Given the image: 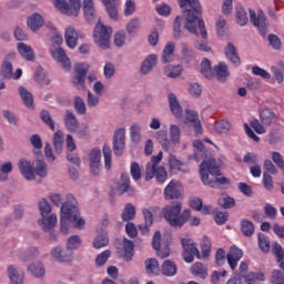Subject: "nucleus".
I'll return each instance as SVG.
<instances>
[{"mask_svg": "<svg viewBox=\"0 0 284 284\" xmlns=\"http://www.w3.org/2000/svg\"><path fill=\"white\" fill-rule=\"evenodd\" d=\"M37 176L41 179H45L48 176V165L43 160H41V155L38 153V162H37Z\"/></svg>", "mask_w": 284, "mask_h": 284, "instance_id": "5fc2aeb1", "label": "nucleus"}, {"mask_svg": "<svg viewBox=\"0 0 284 284\" xmlns=\"http://www.w3.org/2000/svg\"><path fill=\"white\" fill-rule=\"evenodd\" d=\"M130 172L133 181H139L142 176L141 166L136 162L131 163Z\"/></svg>", "mask_w": 284, "mask_h": 284, "instance_id": "774afa93", "label": "nucleus"}, {"mask_svg": "<svg viewBox=\"0 0 284 284\" xmlns=\"http://www.w3.org/2000/svg\"><path fill=\"white\" fill-rule=\"evenodd\" d=\"M90 169L94 176L101 173V149H93L90 152Z\"/></svg>", "mask_w": 284, "mask_h": 284, "instance_id": "dca6fc26", "label": "nucleus"}, {"mask_svg": "<svg viewBox=\"0 0 284 284\" xmlns=\"http://www.w3.org/2000/svg\"><path fill=\"white\" fill-rule=\"evenodd\" d=\"M180 8L184 10V16L186 17L185 29L191 32V34L199 36L197 30L202 39H207V30H205V22L199 19L201 14V2L199 0H178ZM190 6L191 9H186Z\"/></svg>", "mask_w": 284, "mask_h": 284, "instance_id": "f257e3e1", "label": "nucleus"}, {"mask_svg": "<svg viewBox=\"0 0 284 284\" xmlns=\"http://www.w3.org/2000/svg\"><path fill=\"white\" fill-rule=\"evenodd\" d=\"M64 123L69 132H77V130H79V121H77V116H74L72 111H67Z\"/></svg>", "mask_w": 284, "mask_h": 284, "instance_id": "2f4dec72", "label": "nucleus"}, {"mask_svg": "<svg viewBox=\"0 0 284 284\" xmlns=\"http://www.w3.org/2000/svg\"><path fill=\"white\" fill-rule=\"evenodd\" d=\"M53 6L59 12L65 14L67 17H79L81 11V0H52Z\"/></svg>", "mask_w": 284, "mask_h": 284, "instance_id": "0eeeda50", "label": "nucleus"}, {"mask_svg": "<svg viewBox=\"0 0 284 284\" xmlns=\"http://www.w3.org/2000/svg\"><path fill=\"white\" fill-rule=\"evenodd\" d=\"M64 40L70 50H74V48H77L79 43V32H77L74 27L70 26L65 29Z\"/></svg>", "mask_w": 284, "mask_h": 284, "instance_id": "a211bd4d", "label": "nucleus"}, {"mask_svg": "<svg viewBox=\"0 0 284 284\" xmlns=\"http://www.w3.org/2000/svg\"><path fill=\"white\" fill-rule=\"evenodd\" d=\"M267 41L273 50H282L283 42L281 41V38H278V36L271 33L267 36Z\"/></svg>", "mask_w": 284, "mask_h": 284, "instance_id": "680f3d73", "label": "nucleus"}, {"mask_svg": "<svg viewBox=\"0 0 284 284\" xmlns=\"http://www.w3.org/2000/svg\"><path fill=\"white\" fill-rule=\"evenodd\" d=\"M51 256L55 261H59V263H70V261H72V253L63 252L60 246H57L51 251Z\"/></svg>", "mask_w": 284, "mask_h": 284, "instance_id": "cd10ccee", "label": "nucleus"}, {"mask_svg": "<svg viewBox=\"0 0 284 284\" xmlns=\"http://www.w3.org/2000/svg\"><path fill=\"white\" fill-rule=\"evenodd\" d=\"M181 243L184 250L182 256L185 263H192L194 261V256L201 258V253H199V248L192 239H182Z\"/></svg>", "mask_w": 284, "mask_h": 284, "instance_id": "9b49d317", "label": "nucleus"}, {"mask_svg": "<svg viewBox=\"0 0 284 284\" xmlns=\"http://www.w3.org/2000/svg\"><path fill=\"white\" fill-rule=\"evenodd\" d=\"M44 232H50L57 226V214L44 215L38 221Z\"/></svg>", "mask_w": 284, "mask_h": 284, "instance_id": "a878e982", "label": "nucleus"}, {"mask_svg": "<svg viewBox=\"0 0 284 284\" xmlns=\"http://www.w3.org/2000/svg\"><path fill=\"white\" fill-rule=\"evenodd\" d=\"M110 243V239H108V233L102 232V234L98 235L93 241V247L95 250H101V247H105Z\"/></svg>", "mask_w": 284, "mask_h": 284, "instance_id": "8fccbe9b", "label": "nucleus"}, {"mask_svg": "<svg viewBox=\"0 0 284 284\" xmlns=\"http://www.w3.org/2000/svg\"><path fill=\"white\" fill-rule=\"evenodd\" d=\"M174 50H175V47L173 42H168L162 52V59H161L162 63H172L174 59Z\"/></svg>", "mask_w": 284, "mask_h": 284, "instance_id": "72a5a7b5", "label": "nucleus"}, {"mask_svg": "<svg viewBox=\"0 0 284 284\" xmlns=\"http://www.w3.org/2000/svg\"><path fill=\"white\" fill-rule=\"evenodd\" d=\"M273 254L275 256L276 263L284 261V250L278 242H275L273 245Z\"/></svg>", "mask_w": 284, "mask_h": 284, "instance_id": "338daca9", "label": "nucleus"}, {"mask_svg": "<svg viewBox=\"0 0 284 284\" xmlns=\"http://www.w3.org/2000/svg\"><path fill=\"white\" fill-rule=\"evenodd\" d=\"M111 254L112 253L110 252V250H105L102 253L98 254V256L95 257L97 267H103V265L108 263V258H110Z\"/></svg>", "mask_w": 284, "mask_h": 284, "instance_id": "0e129e2a", "label": "nucleus"}, {"mask_svg": "<svg viewBox=\"0 0 284 284\" xmlns=\"http://www.w3.org/2000/svg\"><path fill=\"white\" fill-rule=\"evenodd\" d=\"M164 72L166 74V77H169L170 79H176L178 77H181L182 72H183V68L181 65H168L164 69Z\"/></svg>", "mask_w": 284, "mask_h": 284, "instance_id": "603ef678", "label": "nucleus"}, {"mask_svg": "<svg viewBox=\"0 0 284 284\" xmlns=\"http://www.w3.org/2000/svg\"><path fill=\"white\" fill-rule=\"evenodd\" d=\"M51 54L53 59H57L60 63H62V68L65 70V72H70V70H72V63L70 62L68 54H65V50L62 48H55L51 51Z\"/></svg>", "mask_w": 284, "mask_h": 284, "instance_id": "f3484780", "label": "nucleus"}, {"mask_svg": "<svg viewBox=\"0 0 284 284\" xmlns=\"http://www.w3.org/2000/svg\"><path fill=\"white\" fill-rule=\"evenodd\" d=\"M123 150H125V128H120L113 134V152L115 156H121Z\"/></svg>", "mask_w": 284, "mask_h": 284, "instance_id": "ddd939ff", "label": "nucleus"}, {"mask_svg": "<svg viewBox=\"0 0 284 284\" xmlns=\"http://www.w3.org/2000/svg\"><path fill=\"white\" fill-rule=\"evenodd\" d=\"M185 114L189 123H193L195 134H203V126L201 125V121H199V112L186 109Z\"/></svg>", "mask_w": 284, "mask_h": 284, "instance_id": "412c9836", "label": "nucleus"}, {"mask_svg": "<svg viewBox=\"0 0 284 284\" xmlns=\"http://www.w3.org/2000/svg\"><path fill=\"white\" fill-rule=\"evenodd\" d=\"M121 183L118 184V192L121 194H129V196H134V189L130 185V175L128 173L121 174Z\"/></svg>", "mask_w": 284, "mask_h": 284, "instance_id": "5701e85b", "label": "nucleus"}, {"mask_svg": "<svg viewBox=\"0 0 284 284\" xmlns=\"http://www.w3.org/2000/svg\"><path fill=\"white\" fill-rule=\"evenodd\" d=\"M169 168L170 174H179V172H185V170H183V162L176 159V155L174 154L169 155Z\"/></svg>", "mask_w": 284, "mask_h": 284, "instance_id": "7c9ffc66", "label": "nucleus"}, {"mask_svg": "<svg viewBox=\"0 0 284 284\" xmlns=\"http://www.w3.org/2000/svg\"><path fill=\"white\" fill-rule=\"evenodd\" d=\"M53 145L57 154H61V152H63V133L61 131H57L54 133Z\"/></svg>", "mask_w": 284, "mask_h": 284, "instance_id": "3c124183", "label": "nucleus"}, {"mask_svg": "<svg viewBox=\"0 0 284 284\" xmlns=\"http://www.w3.org/2000/svg\"><path fill=\"white\" fill-rule=\"evenodd\" d=\"M258 247L264 254H270V237L265 234H258Z\"/></svg>", "mask_w": 284, "mask_h": 284, "instance_id": "4d7b16f0", "label": "nucleus"}, {"mask_svg": "<svg viewBox=\"0 0 284 284\" xmlns=\"http://www.w3.org/2000/svg\"><path fill=\"white\" fill-rule=\"evenodd\" d=\"M102 3H104L106 8V12L110 17V19H113V21H116L119 19V10L116 9V0H102Z\"/></svg>", "mask_w": 284, "mask_h": 284, "instance_id": "473e14b6", "label": "nucleus"}, {"mask_svg": "<svg viewBox=\"0 0 284 284\" xmlns=\"http://www.w3.org/2000/svg\"><path fill=\"white\" fill-rule=\"evenodd\" d=\"M224 54L226 59H230L233 65H241V57H239V52H236V47H234L232 42L227 43L226 48L224 49Z\"/></svg>", "mask_w": 284, "mask_h": 284, "instance_id": "bb28decb", "label": "nucleus"}, {"mask_svg": "<svg viewBox=\"0 0 284 284\" xmlns=\"http://www.w3.org/2000/svg\"><path fill=\"white\" fill-rule=\"evenodd\" d=\"M136 216V209L131 203H128L121 215L122 221H132Z\"/></svg>", "mask_w": 284, "mask_h": 284, "instance_id": "de8ad7c7", "label": "nucleus"}, {"mask_svg": "<svg viewBox=\"0 0 284 284\" xmlns=\"http://www.w3.org/2000/svg\"><path fill=\"white\" fill-rule=\"evenodd\" d=\"M17 49L19 54L26 59V61H34V50H32V47L23 43V42H19L17 44Z\"/></svg>", "mask_w": 284, "mask_h": 284, "instance_id": "c85d7f7f", "label": "nucleus"}, {"mask_svg": "<svg viewBox=\"0 0 284 284\" xmlns=\"http://www.w3.org/2000/svg\"><path fill=\"white\" fill-rule=\"evenodd\" d=\"M250 20L251 23L257 28L262 37L267 34V28L270 24L267 23V17L263 10H258L257 13L254 10H250Z\"/></svg>", "mask_w": 284, "mask_h": 284, "instance_id": "9d476101", "label": "nucleus"}, {"mask_svg": "<svg viewBox=\"0 0 284 284\" xmlns=\"http://www.w3.org/2000/svg\"><path fill=\"white\" fill-rule=\"evenodd\" d=\"M18 168L20 170V174H22L27 181H34V179H37V175L34 174L36 169L32 166V162H30V160L21 158L18 161Z\"/></svg>", "mask_w": 284, "mask_h": 284, "instance_id": "4468645a", "label": "nucleus"}, {"mask_svg": "<svg viewBox=\"0 0 284 284\" xmlns=\"http://www.w3.org/2000/svg\"><path fill=\"white\" fill-rule=\"evenodd\" d=\"M181 210V203L166 205L162 210L164 220L175 230H181V227L190 221V216H192V212L190 210H184L182 213Z\"/></svg>", "mask_w": 284, "mask_h": 284, "instance_id": "20e7f679", "label": "nucleus"}, {"mask_svg": "<svg viewBox=\"0 0 284 284\" xmlns=\"http://www.w3.org/2000/svg\"><path fill=\"white\" fill-rule=\"evenodd\" d=\"M0 77L9 81L13 77V67L10 61H4L0 67Z\"/></svg>", "mask_w": 284, "mask_h": 284, "instance_id": "a19ab883", "label": "nucleus"}, {"mask_svg": "<svg viewBox=\"0 0 284 284\" xmlns=\"http://www.w3.org/2000/svg\"><path fill=\"white\" fill-rule=\"evenodd\" d=\"M161 161H163V152L151 158V162L146 164L145 169V181H152L154 178L158 183H165V181H168V171H165L164 166L159 165Z\"/></svg>", "mask_w": 284, "mask_h": 284, "instance_id": "39448f33", "label": "nucleus"}, {"mask_svg": "<svg viewBox=\"0 0 284 284\" xmlns=\"http://www.w3.org/2000/svg\"><path fill=\"white\" fill-rule=\"evenodd\" d=\"M241 232L244 236H252L254 234V223L247 219H242L240 222Z\"/></svg>", "mask_w": 284, "mask_h": 284, "instance_id": "ea45409f", "label": "nucleus"}, {"mask_svg": "<svg viewBox=\"0 0 284 284\" xmlns=\"http://www.w3.org/2000/svg\"><path fill=\"white\" fill-rule=\"evenodd\" d=\"M158 59L159 58L156 57V54L149 55L141 65L142 74H148V72H152V68L156 65Z\"/></svg>", "mask_w": 284, "mask_h": 284, "instance_id": "e433bc0d", "label": "nucleus"}, {"mask_svg": "<svg viewBox=\"0 0 284 284\" xmlns=\"http://www.w3.org/2000/svg\"><path fill=\"white\" fill-rule=\"evenodd\" d=\"M153 250L156 251V256L159 258H168L170 256V242L161 244V232L156 231L152 240Z\"/></svg>", "mask_w": 284, "mask_h": 284, "instance_id": "f8f14e48", "label": "nucleus"}, {"mask_svg": "<svg viewBox=\"0 0 284 284\" xmlns=\"http://www.w3.org/2000/svg\"><path fill=\"white\" fill-rule=\"evenodd\" d=\"M112 34V29L110 27H105L98 22L94 30V39L97 45L101 48V50H108L110 48V36Z\"/></svg>", "mask_w": 284, "mask_h": 284, "instance_id": "6e6552de", "label": "nucleus"}, {"mask_svg": "<svg viewBox=\"0 0 284 284\" xmlns=\"http://www.w3.org/2000/svg\"><path fill=\"white\" fill-rule=\"evenodd\" d=\"M276 113H274V110L266 108L263 109L260 113V121L262 124H264L266 128H270L271 125H274L277 121Z\"/></svg>", "mask_w": 284, "mask_h": 284, "instance_id": "6ab92c4d", "label": "nucleus"}, {"mask_svg": "<svg viewBox=\"0 0 284 284\" xmlns=\"http://www.w3.org/2000/svg\"><path fill=\"white\" fill-rule=\"evenodd\" d=\"M40 118L41 121H43V123H45V125H48V128L54 132V120L52 119L50 112L48 110H42L40 112Z\"/></svg>", "mask_w": 284, "mask_h": 284, "instance_id": "052dcab7", "label": "nucleus"}, {"mask_svg": "<svg viewBox=\"0 0 284 284\" xmlns=\"http://www.w3.org/2000/svg\"><path fill=\"white\" fill-rule=\"evenodd\" d=\"M200 176L202 183H204V185H210L211 187H216L217 183L220 185L230 183L227 178H216L221 176V169L216 165V160L214 159L204 160L200 164Z\"/></svg>", "mask_w": 284, "mask_h": 284, "instance_id": "7ed1b4c3", "label": "nucleus"}, {"mask_svg": "<svg viewBox=\"0 0 284 284\" xmlns=\"http://www.w3.org/2000/svg\"><path fill=\"white\" fill-rule=\"evenodd\" d=\"M235 17L239 26H247V12L245 11V9H243V7L236 9Z\"/></svg>", "mask_w": 284, "mask_h": 284, "instance_id": "e2e57ef3", "label": "nucleus"}, {"mask_svg": "<svg viewBox=\"0 0 284 284\" xmlns=\"http://www.w3.org/2000/svg\"><path fill=\"white\" fill-rule=\"evenodd\" d=\"M213 70L217 81H225V79L230 77V72H227V64H225V62H220L213 68Z\"/></svg>", "mask_w": 284, "mask_h": 284, "instance_id": "c9c22d12", "label": "nucleus"}, {"mask_svg": "<svg viewBox=\"0 0 284 284\" xmlns=\"http://www.w3.org/2000/svg\"><path fill=\"white\" fill-rule=\"evenodd\" d=\"M139 30H141V20L139 18L131 19L126 24L128 34L135 37V34H139Z\"/></svg>", "mask_w": 284, "mask_h": 284, "instance_id": "79ce46f5", "label": "nucleus"}, {"mask_svg": "<svg viewBox=\"0 0 284 284\" xmlns=\"http://www.w3.org/2000/svg\"><path fill=\"white\" fill-rule=\"evenodd\" d=\"M242 278H244L247 284H256L257 281H265V274L251 272Z\"/></svg>", "mask_w": 284, "mask_h": 284, "instance_id": "864d4df0", "label": "nucleus"}, {"mask_svg": "<svg viewBox=\"0 0 284 284\" xmlns=\"http://www.w3.org/2000/svg\"><path fill=\"white\" fill-rule=\"evenodd\" d=\"M169 103L172 114L176 116V119H181V116H183V109L181 108V104H179V100H176L174 93H169Z\"/></svg>", "mask_w": 284, "mask_h": 284, "instance_id": "c756f323", "label": "nucleus"}, {"mask_svg": "<svg viewBox=\"0 0 284 284\" xmlns=\"http://www.w3.org/2000/svg\"><path fill=\"white\" fill-rule=\"evenodd\" d=\"M158 140L162 145V150H164V152H168L170 150V145H172V142H170V140L168 139V131H159Z\"/></svg>", "mask_w": 284, "mask_h": 284, "instance_id": "13d9d810", "label": "nucleus"}, {"mask_svg": "<svg viewBox=\"0 0 284 284\" xmlns=\"http://www.w3.org/2000/svg\"><path fill=\"white\" fill-rule=\"evenodd\" d=\"M146 273L152 276H156L159 274V261L156 258H149L144 262Z\"/></svg>", "mask_w": 284, "mask_h": 284, "instance_id": "a18cd8bd", "label": "nucleus"}, {"mask_svg": "<svg viewBox=\"0 0 284 284\" xmlns=\"http://www.w3.org/2000/svg\"><path fill=\"white\" fill-rule=\"evenodd\" d=\"M74 72L72 84L77 90H85V79H88V72H90V64L78 63L74 65Z\"/></svg>", "mask_w": 284, "mask_h": 284, "instance_id": "1a4fd4ad", "label": "nucleus"}, {"mask_svg": "<svg viewBox=\"0 0 284 284\" xmlns=\"http://www.w3.org/2000/svg\"><path fill=\"white\" fill-rule=\"evenodd\" d=\"M170 139L173 145H179V143H181V128H179V125L171 124Z\"/></svg>", "mask_w": 284, "mask_h": 284, "instance_id": "09e8293b", "label": "nucleus"}, {"mask_svg": "<svg viewBox=\"0 0 284 284\" xmlns=\"http://www.w3.org/2000/svg\"><path fill=\"white\" fill-rule=\"evenodd\" d=\"M20 258L24 263H32V261L37 258V246L27 248L24 252L20 254Z\"/></svg>", "mask_w": 284, "mask_h": 284, "instance_id": "49530a36", "label": "nucleus"}, {"mask_svg": "<svg viewBox=\"0 0 284 284\" xmlns=\"http://www.w3.org/2000/svg\"><path fill=\"white\" fill-rule=\"evenodd\" d=\"M201 74H203L205 79L214 78V71H212V62L206 58H204L201 62Z\"/></svg>", "mask_w": 284, "mask_h": 284, "instance_id": "58836bf2", "label": "nucleus"}, {"mask_svg": "<svg viewBox=\"0 0 284 284\" xmlns=\"http://www.w3.org/2000/svg\"><path fill=\"white\" fill-rule=\"evenodd\" d=\"M243 258V251L236 246H231L227 255L225 256V250L219 248L215 253L216 265L220 267L225 265V261H227L231 270H236L239 266V261Z\"/></svg>", "mask_w": 284, "mask_h": 284, "instance_id": "423d86ee", "label": "nucleus"}, {"mask_svg": "<svg viewBox=\"0 0 284 284\" xmlns=\"http://www.w3.org/2000/svg\"><path fill=\"white\" fill-rule=\"evenodd\" d=\"M191 272L194 276H197L199 278H207V268L201 262H196L191 267Z\"/></svg>", "mask_w": 284, "mask_h": 284, "instance_id": "c03bdc74", "label": "nucleus"}, {"mask_svg": "<svg viewBox=\"0 0 284 284\" xmlns=\"http://www.w3.org/2000/svg\"><path fill=\"white\" fill-rule=\"evenodd\" d=\"M104 168L105 170H112V149L104 144L103 146Z\"/></svg>", "mask_w": 284, "mask_h": 284, "instance_id": "6e6d98bb", "label": "nucleus"}, {"mask_svg": "<svg viewBox=\"0 0 284 284\" xmlns=\"http://www.w3.org/2000/svg\"><path fill=\"white\" fill-rule=\"evenodd\" d=\"M163 276H176V264L170 260H165L161 266Z\"/></svg>", "mask_w": 284, "mask_h": 284, "instance_id": "f704fd0d", "label": "nucleus"}, {"mask_svg": "<svg viewBox=\"0 0 284 284\" xmlns=\"http://www.w3.org/2000/svg\"><path fill=\"white\" fill-rule=\"evenodd\" d=\"M181 197V182L176 180H171L170 183L164 189V199L172 201V199Z\"/></svg>", "mask_w": 284, "mask_h": 284, "instance_id": "2eb2a0df", "label": "nucleus"}, {"mask_svg": "<svg viewBox=\"0 0 284 284\" xmlns=\"http://www.w3.org/2000/svg\"><path fill=\"white\" fill-rule=\"evenodd\" d=\"M123 250V258L124 261H126V263H130V261H132V257L134 256V242L124 239Z\"/></svg>", "mask_w": 284, "mask_h": 284, "instance_id": "4c0bfd02", "label": "nucleus"}, {"mask_svg": "<svg viewBox=\"0 0 284 284\" xmlns=\"http://www.w3.org/2000/svg\"><path fill=\"white\" fill-rule=\"evenodd\" d=\"M142 214L144 216V223L139 225V230L141 234L145 235L150 232V227H152V223H154V217L150 209H143Z\"/></svg>", "mask_w": 284, "mask_h": 284, "instance_id": "4be33fe9", "label": "nucleus"}, {"mask_svg": "<svg viewBox=\"0 0 284 284\" xmlns=\"http://www.w3.org/2000/svg\"><path fill=\"white\" fill-rule=\"evenodd\" d=\"M37 83L40 88H43L44 85H50L51 83L48 73H45V71L41 67H38L37 69Z\"/></svg>", "mask_w": 284, "mask_h": 284, "instance_id": "37998d69", "label": "nucleus"}, {"mask_svg": "<svg viewBox=\"0 0 284 284\" xmlns=\"http://www.w3.org/2000/svg\"><path fill=\"white\" fill-rule=\"evenodd\" d=\"M83 13L88 23H94L97 21V10L92 0H83Z\"/></svg>", "mask_w": 284, "mask_h": 284, "instance_id": "aec40b11", "label": "nucleus"}, {"mask_svg": "<svg viewBox=\"0 0 284 284\" xmlns=\"http://www.w3.org/2000/svg\"><path fill=\"white\" fill-rule=\"evenodd\" d=\"M70 223H73L74 227H78L79 230L85 225V220L79 217L77 199H74L72 195H68L67 201L61 206L60 231L62 234H68Z\"/></svg>", "mask_w": 284, "mask_h": 284, "instance_id": "f03ea898", "label": "nucleus"}, {"mask_svg": "<svg viewBox=\"0 0 284 284\" xmlns=\"http://www.w3.org/2000/svg\"><path fill=\"white\" fill-rule=\"evenodd\" d=\"M7 272L10 280V284H23V281L26 278L23 271L14 266H9Z\"/></svg>", "mask_w": 284, "mask_h": 284, "instance_id": "393cba45", "label": "nucleus"}, {"mask_svg": "<svg viewBox=\"0 0 284 284\" xmlns=\"http://www.w3.org/2000/svg\"><path fill=\"white\" fill-rule=\"evenodd\" d=\"M81 247V237L79 235H72L67 241V250H79Z\"/></svg>", "mask_w": 284, "mask_h": 284, "instance_id": "69168bd1", "label": "nucleus"}, {"mask_svg": "<svg viewBox=\"0 0 284 284\" xmlns=\"http://www.w3.org/2000/svg\"><path fill=\"white\" fill-rule=\"evenodd\" d=\"M214 128L219 132V134H227L230 128H232V124H230V121L227 120H220L215 122Z\"/></svg>", "mask_w": 284, "mask_h": 284, "instance_id": "bf43d9fd", "label": "nucleus"}, {"mask_svg": "<svg viewBox=\"0 0 284 284\" xmlns=\"http://www.w3.org/2000/svg\"><path fill=\"white\" fill-rule=\"evenodd\" d=\"M18 92L23 105H26V108L29 110H34V95H32L30 91L26 89V87H19Z\"/></svg>", "mask_w": 284, "mask_h": 284, "instance_id": "b1692460", "label": "nucleus"}]
</instances>
